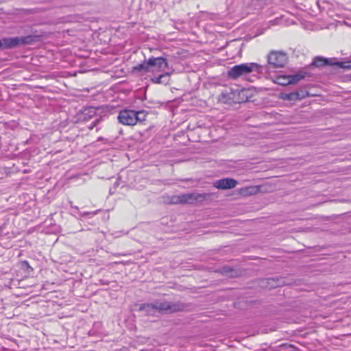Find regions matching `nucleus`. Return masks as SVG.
I'll list each match as a JSON object with an SVG mask.
<instances>
[{"mask_svg": "<svg viewBox=\"0 0 351 351\" xmlns=\"http://www.w3.org/2000/svg\"><path fill=\"white\" fill-rule=\"evenodd\" d=\"M284 284V281L280 279L267 278L261 281V287L267 289H273Z\"/></svg>", "mask_w": 351, "mask_h": 351, "instance_id": "11", "label": "nucleus"}, {"mask_svg": "<svg viewBox=\"0 0 351 351\" xmlns=\"http://www.w3.org/2000/svg\"><path fill=\"white\" fill-rule=\"evenodd\" d=\"M146 114L144 111H134L131 110H121L118 116L120 123L126 125H134L138 122L145 120Z\"/></svg>", "mask_w": 351, "mask_h": 351, "instance_id": "4", "label": "nucleus"}, {"mask_svg": "<svg viewBox=\"0 0 351 351\" xmlns=\"http://www.w3.org/2000/svg\"><path fill=\"white\" fill-rule=\"evenodd\" d=\"M209 196L207 193H186L182 195H175L167 197L166 201L168 204H194L200 202L206 199Z\"/></svg>", "mask_w": 351, "mask_h": 351, "instance_id": "2", "label": "nucleus"}, {"mask_svg": "<svg viewBox=\"0 0 351 351\" xmlns=\"http://www.w3.org/2000/svg\"><path fill=\"white\" fill-rule=\"evenodd\" d=\"M157 313H173L182 311L185 308L184 304L179 302H171L165 300L155 301Z\"/></svg>", "mask_w": 351, "mask_h": 351, "instance_id": "5", "label": "nucleus"}, {"mask_svg": "<svg viewBox=\"0 0 351 351\" xmlns=\"http://www.w3.org/2000/svg\"><path fill=\"white\" fill-rule=\"evenodd\" d=\"M141 351H144V350H141Z\"/></svg>", "mask_w": 351, "mask_h": 351, "instance_id": "21", "label": "nucleus"}, {"mask_svg": "<svg viewBox=\"0 0 351 351\" xmlns=\"http://www.w3.org/2000/svg\"><path fill=\"white\" fill-rule=\"evenodd\" d=\"M232 98H231L228 93H223L221 94L219 97V100L223 102H228V101L231 100Z\"/></svg>", "mask_w": 351, "mask_h": 351, "instance_id": "17", "label": "nucleus"}, {"mask_svg": "<svg viewBox=\"0 0 351 351\" xmlns=\"http://www.w3.org/2000/svg\"><path fill=\"white\" fill-rule=\"evenodd\" d=\"M313 64L316 66H322L327 64H333V63L331 60L317 57L313 62Z\"/></svg>", "mask_w": 351, "mask_h": 351, "instance_id": "16", "label": "nucleus"}, {"mask_svg": "<svg viewBox=\"0 0 351 351\" xmlns=\"http://www.w3.org/2000/svg\"><path fill=\"white\" fill-rule=\"evenodd\" d=\"M93 128V125H91V126L90 127V130H92Z\"/></svg>", "mask_w": 351, "mask_h": 351, "instance_id": "20", "label": "nucleus"}, {"mask_svg": "<svg viewBox=\"0 0 351 351\" xmlns=\"http://www.w3.org/2000/svg\"><path fill=\"white\" fill-rule=\"evenodd\" d=\"M306 97V94L304 92H293L290 93H284L282 95L281 98L284 100L287 101H297L301 100Z\"/></svg>", "mask_w": 351, "mask_h": 351, "instance_id": "12", "label": "nucleus"}, {"mask_svg": "<svg viewBox=\"0 0 351 351\" xmlns=\"http://www.w3.org/2000/svg\"><path fill=\"white\" fill-rule=\"evenodd\" d=\"M138 311L142 312L145 315H156V308L155 302L153 303H145L140 305Z\"/></svg>", "mask_w": 351, "mask_h": 351, "instance_id": "10", "label": "nucleus"}, {"mask_svg": "<svg viewBox=\"0 0 351 351\" xmlns=\"http://www.w3.org/2000/svg\"><path fill=\"white\" fill-rule=\"evenodd\" d=\"M287 61V56L285 53L272 51L267 56V62L270 67L282 68Z\"/></svg>", "mask_w": 351, "mask_h": 351, "instance_id": "6", "label": "nucleus"}, {"mask_svg": "<svg viewBox=\"0 0 351 351\" xmlns=\"http://www.w3.org/2000/svg\"><path fill=\"white\" fill-rule=\"evenodd\" d=\"M337 64L339 65L340 67L351 70V62H337Z\"/></svg>", "mask_w": 351, "mask_h": 351, "instance_id": "18", "label": "nucleus"}, {"mask_svg": "<svg viewBox=\"0 0 351 351\" xmlns=\"http://www.w3.org/2000/svg\"><path fill=\"white\" fill-rule=\"evenodd\" d=\"M170 73L166 72L163 74L160 75L158 77L153 78L152 80L154 83L157 84H167L169 80Z\"/></svg>", "mask_w": 351, "mask_h": 351, "instance_id": "14", "label": "nucleus"}, {"mask_svg": "<svg viewBox=\"0 0 351 351\" xmlns=\"http://www.w3.org/2000/svg\"><path fill=\"white\" fill-rule=\"evenodd\" d=\"M261 68L256 63H244L237 64L230 68L228 72V77L232 80H237L239 77L250 74L252 71H259Z\"/></svg>", "mask_w": 351, "mask_h": 351, "instance_id": "3", "label": "nucleus"}, {"mask_svg": "<svg viewBox=\"0 0 351 351\" xmlns=\"http://www.w3.org/2000/svg\"><path fill=\"white\" fill-rule=\"evenodd\" d=\"M37 40L36 36H26L21 37H7L0 39V49H14L19 46L30 45Z\"/></svg>", "mask_w": 351, "mask_h": 351, "instance_id": "1", "label": "nucleus"}, {"mask_svg": "<svg viewBox=\"0 0 351 351\" xmlns=\"http://www.w3.org/2000/svg\"><path fill=\"white\" fill-rule=\"evenodd\" d=\"M133 69L136 71H143L145 73L151 72L149 64H148V60H145L141 64L135 66Z\"/></svg>", "mask_w": 351, "mask_h": 351, "instance_id": "15", "label": "nucleus"}, {"mask_svg": "<svg viewBox=\"0 0 351 351\" xmlns=\"http://www.w3.org/2000/svg\"><path fill=\"white\" fill-rule=\"evenodd\" d=\"M237 181L233 178H223L215 181L213 186L219 189H230L234 188Z\"/></svg>", "mask_w": 351, "mask_h": 351, "instance_id": "8", "label": "nucleus"}, {"mask_svg": "<svg viewBox=\"0 0 351 351\" xmlns=\"http://www.w3.org/2000/svg\"><path fill=\"white\" fill-rule=\"evenodd\" d=\"M148 64H149V68L152 73L163 71L165 68L168 67L167 60L162 57H152L149 58Z\"/></svg>", "mask_w": 351, "mask_h": 351, "instance_id": "7", "label": "nucleus"}, {"mask_svg": "<svg viewBox=\"0 0 351 351\" xmlns=\"http://www.w3.org/2000/svg\"><path fill=\"white\" fill-rule=\"evenodd\" d=\"M260 191L259 186H250L243 187L239 189V193L243 196H250L258 193Z\"/></svg>", "mask_w": 351, "mask_h": 351, "instance_id": "13", "label": "nucleus"}, {"mask_svg": "<svg viewBox=\"0 0 351 351\" xmlns=\"http://www.w3.org/2000/svg\"><path fill=\"white\" fill-rule=\"evenodd\" d=\"M304 77V75L301 73L289 76H280L277 78V82L280 85L286 86L287 84H295Z\"/></svg>", "mask_w": 351, "mask_h": 351, "instance_id": "9", "label": "nucleus"}, {"mask_svg": "<svg viewBox=\"0 0 351 351\" xmlns=\"http://www.w3.org/2000/svg\"><path fill=\"white\" fill-rule=\"evenodd\" d=\"M223 272L226 273V272H228V270H226V268H223Z\"/></svg>", "mask_w": 351, "mask_h": 351, "instance_id": "19", "label": "nucleus"}]
</instances>
